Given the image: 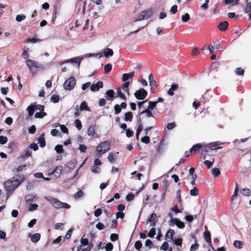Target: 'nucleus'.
<instances>
[{
  "mask_svg": "<svg viewBox=\"0 0 251 251\" xmlns=\"http://www.w3.org/2000/svg\"><path fill=\"white\" fill-rule=\"evenodd\" d=\"M25 179L24 176L19 175H16L13 177L4 182L5 190L9 192H12L17 188L20 183Z\"/></svg>",
  "mask_w": 251,
  "mask_h": 251,
  "instance_id": "obj_1",
  "label": "nucleus"
},
{
  "mask_svg": "<svg viewBox=\"0 0 251 251\" xmlns=\"http://www.w3.org/2000/svg\"><path fill=\"white\" fill-rule=\"evenodd\" d=\"M47 201L50 202L52 206L56 209L65 208L69 209L70 206L67 203L62 202L58 199L51 197L50 196H46L44 197Z\"/></svg>",
  "mask_w": 251,
  "mask_h": 251,
  "instance_id": "obj_2",
  "label": "nucleus"
},
{
  "mask_svg": "<svg viewBox=\"0 0 251 251\" xmlns=\"http://www.w3.org/2000/svg\"><path fill=\"white\" fill-rule=\"evenodd\" d=\"M110 142L106 141L100 143L97 147L96 155L100 157L102 154L108 151L110 149Z\"/></svg>",
  "mask_w": 251,
  "mask_h": 251,
  "instance_id": "obj_3",
  "label": "nucleus"
},
{
  "mask_svg": "<svg viewBox=\"0 0 251 251\" xmlns=\"http://www.w3.org/2000/svg\"><path fill=\"white\" fill-rule=\"evenodd\" d=\"M26 64L28 66L29 70L32 74H35L37 71L40 68V65L38 62L31 59H26Z\"/></svg>",
  "mask_w": 251,
  "mask_h": 251,
  "instance_id": "obj_4",
  "label": "nucleus"
},
{
  "mask_svg": "<svg viewBox=\"0 0 251 251\" xmlns=\"http://www.w3.org/2000/svg\"><path fill=\"white\" fill-rule=\"evenodd\" d=\"M76 83V80L75 77L71 76L65 81L63 84V87L67 90H72L75 87Z\"/></svg>",
  "mask_w": 251,
  "mask_h": 251,
  "instance_id": "obj_5",
  "label": "nucleus"
},
{
  "mask_svg": "<svg viewBox=\"0 0 251 251\" xmlns=\"http://www.w3.org/2000/svg\"><path fill=\"white\" fill-rule=\"evenodd\" d=\"M169 223L170 226L176 225L178 228H183L185 226L184 224L177 218H171V220H170V221L169 222Z\"/></svg>",
  "mask_w": 251,
  "mask_h": 251,
  "instance_id": "obj_6",
  "label": "nucleus"
},
{
  "mask_svg": "<svg viewBox=\"0 0 251 251\" xmlns=\"http://www.w3.org/2000/svg\"><path fill=\"white\" fill-rule=\"evenodd\" d=\"M147 92L143 88H141L134 93L135 97L139 100H143L147 96Z\"/></svg>",
  "mask_w": 251,
  "mask_h": 251,
  "instance_id": "obj_7",
  "label": "nucleus"
},
{
  "mask_svg": "<svg viewBox=\"0 0 251 251\" xmlns=\"http://www.w3.org/2000/svg\"><path fill=\"white\" fill-rule=\"evenodd\" d=\"M103 87V83L101 81H99L96 83L93 84L91 87L90 90L92 92H97L99 90L100 88H101Z\"/></svg>",
  "mask_w": 251,
  "mask_h": 251,
  "instance_id": "obj_8",
  "label": "nucleus"
},
{
  "mask_svg": "<svg viewBox=\"0 0 251 251\" xmlns=\"http://www.w3.org/2000/svg\"><path fill=\"white\" fill-rule=\"evenodd\" d=\"M28 237L30 238L31 241L33 243H37L40 239V234L39 233H35L32 234L31 233H28Z\"/></svg>",
  "mask_w": 251,
  "mask_h": 251,
  "instance_id": "obj_9",
  "label": "nucleus"
},
{
  "mask_svg": "<svg viewBox=\"0 0 251 251\" xmlns=\"http://www.w3.org/2000/svg\"><path fill=\"white\" fill-rule=\"evenodd\" d=\"M203 236L204 239L205 241L210 244V246L211 249L213 251H216L215 249L213 247V246L211 245V241L210 238V233L208 231H206L203 233Z\"/></svg>",
  "mask_w": 251,
  "mask_h": 251,
  "instance_id": "obj_10",
  "label": "nucleus"
},
{
  "mask_svg": "<svg viewBox=\"0 0 251 251\" xmlns=\"http://www.w3.org/2000/svg\"><path fill=\"white\" fill-rule=\"evenodd\" d=\"M62 167H57L51 173L52 175H54L55 178L60 177L62 173Z\"/></svg>",
  "mask_w": 251,
  "mask_h": 251,
  "instance_id": "obj_11",
  "label": "nucleus"
},
{
  "mask_svg": "<svg viewBox=\"0 0 251 251\" xmlns=\"http://www.w3.org/2000/svg\"><path fill=\"white\" fill-rule=\"evenodd\" d=\"M82 59V58H80L79 57H75V58H72L71 59H68V60H65L64 62H62L61 63V64H62L65 63L71 62V63H77L79 66Z\"/></svg>",
  "mask_w": 251,
  "mask_h": 251,
  "instance_id": "obj_12",
  "label": "nucleus"
},
{
  "mask_svg": "<svg viewBox=\"0 0 251 251\" xmlns=\"http://www.w3.org/2000/svg\"><path fill=\"white\" fill-rule=\"evenodd\" d=\"M149 80L151 89L157 86V82L153 79V75L151 74L149 75Z\"/></svg>",
  "mask_w": 251,
  "mask_h": 251,
  "instance_id": "obj_13",
  "label": "nucleus"
},
{
  "mask_svg": "<svg viewBox=\"0 0 251 251\" xmlns=\"http://www.w3.org/2000/svg\"><path fill=\"white\" fill-rule=\"evenodd\" d=\"M178 88V85L176 84H173L171 85V88L169 89L167 92L168 95L172 96L174 95V91L177 90Z\"/></svg>",
  "mask_w": 251,
  "mask_h": 251,
  "instance_id": "obj_14",
  "label": "nucleus"
},
{
  "mask_svg": "<svg viewBox=\"0 0 251 251\" xmlns=\"http://www.w3.org/2000/svg\"><path fill=\"white\" fill-rule=\"evenodd\" d=\"M228 25V23L226 21H224L218 25V28L221 31H225L227 28Z\"/></svg>",
  "mask_w": 251,
  "mask_h": 251,
  "instance_id": "obj_15",
  "label": "nucleus"
},
{
  "mask_svg": "<svg viewBox=\"0 0 251 251\" xmlns=\"http://www.w3.org/2000/svg\"><path fill=\"white\" fill-rule=\"evenodd\" d=\"M144 114H145L146 115V117H151L152 118V122L153 123L154 122L155 117H154V116L151 112V111L146 109L145 110L142 111L140 114L142 115Z\"/></svg>",
  "mask_w": 251,
  "mask_h": 251,
  "instance_id": "obj_16",
  "label": "nucleus"
},
{
  "mask_svg": "<svg viewBox=\"0 0 251 251\" xmlns=\"http://www.w3.org/2000/svg\"><path fill=\"white\" fill-rule=\"evenodd\" d=\"M141 13L145 19H148L151 17L152 15V10L151 9H147L143 11Z\"/></svg>",
  "mask_w": 251,
  "mask_h": 251,
  "instance_id": "obj_17",
  "label": "nucleus"
},
{
  "mask_svg": "<svg viewBox=\"0 0 251 251\" xmlns=\"http://www.w3.org/2000/svg\"><path fill=\"white\" fill-rule=\"evenodd\" d=\"M134 72L129 74H124L122 76V80L124 82H127L126 80L129 78H132L134 76Z\"/></svg>",
  "mask_w": 251,
  "mask_h": 251,
  "instance_id": "obj_18",
  "label": "nucleus"
},
{
  "mask_svg": "<svg viewBox=\"0 0 251 251\" xmlns=\"http://www.w3.org/2000/svg\"><path fill=\"white\" fill-rule=\"evenodd\" d=\"M103 55L106 57L111 56L113 55V51L112 50L109 48H105L103 50Z\"/></svg>",
  "mask_w": 251,
  "mask_h": 251,
  "instance_id": "obj_19",
  "label": "nucleus"
},
{
  "mask_svg": "<svg viewBox=\"0 0 251 251\" xmlns=\"http://www.w3.org/2000/svg\"><path fill=\"white\" fill-rule=\"evenodd\" d=\"M175 234V231L173 229H169L166 234V239L168 240V238L170 237V240H173V236Z\"/></svg>",
  "mask_w": 251,
  "mask_h": 251,
  "instance_id": "obj_20",
  "label": "nucleus"
},
{
  "mask_svg": "<svg viewBox=\"0 0 251 251\" xmlns=\"http://www.w3.org/2000/svg\"><path fill=\"white\" fill-rule=\"evenodd\" d=\"M79 109L80 111L84 110L88 111H90L89 108L87 106V102L85 101H83L81 103Z\"/></svg>",
  "mask_w": 251,
  "mask_h": 251,
  "instance_id": "obj_21",
  "label": "nucleus"
},
{
  "mask_svg": "<svg viewBox=\"0 0 251 251\" xmlns=\"http://www.w3.org/2000/svg\"><path fill=\"white\" fill-rule=\"evenodd\" d=\"M133 118V115L131 112H127L125 114L124 120L126 122H131Z\"/></svg>",
  "mask_w": 251,
  "mask_h": 251,
  "instance_id": "obj_22",
  "label": "nucleus"
},
{
  "mask_svg": "<svg viewBox=\"0 0 251 251\" xmlns=\"http://www.w3.org/2000/svg\"><path fill=\"white\" fill-rule=\"evenodd\" d=\"M208 146H209V149L211 150H215L222 148V147H218L217 142L210 143L208 144Z\"/></svg>",
  "mask_w": 251,
  "mask_h": 251,
  "instance_id": "obj_23",
  "label": "nucleus"
},
{
  "mask_svg": "<svg viewBox=\"0 0 251 251\" xmlns=\"http://www.w3.org/2000/svg\"><path fill=\"white\" fill-rule=\"evenodd\" d=\"M202 147V146L201 144H195L190 149V152H192L197 151L200 149H201Z\"/></svg>",
  "mask_w": 251,
  "mask_h": 251,
  "instance_id": "obj_24",
  "label": "nucleus"
},
{
  "mask_svg": "<svg viewBox=\"0 0 251 251\" xmlns=\"http://www.w3.org/2000/svg\"><path fill=\"white\" fill-rule=\"evenodd\" d=\"M117 94L118 97L121 99L126 100V97L125 95L122 92L121 88L119 87L117 89Z\"/></svg>",
  "mask_w": 251,
  "mask_h": 251,
  "instance_id": "obj_25",
  "label": "nucleus"
},
{
  "mask_svg": "<svg viewBox=\"0 0 251 251\" xmlns=\"http://www.w3.org/2000/svg\"><path fill=\"white\" fill-rule=\"evenodd\" d=\"M102 56L101 53H88L85 55V57H94L98 58H100Z\"/></svg>",
  "mask_w": 251,
  "mask_h": 251,
  "instance_id": "obj_26",
  "label": "nucleus"
},
{
  "mask_svg": "<svg viewBox=\"0 0 251 251\" xmlns=\"http://www.w3.org/2000/svg\"><path fill=\"white\" fill-rule=\"evenodd\" d=\"M243 243L242 241L236 240L233 242V246L238 249H240L243 247Z\"/></svg>",
  "mask_w": 251,
  "mask_h": 251,
  "instance_id": "obj_27",
  "label": "nucleus"
},
{
  "mask_svg": "<svg viewBox=\"0 0 251 251\" xmlns=\"http://www.w3.org/2000/svg\"><path fill=\"white\" fill-rule=\"evenodd\" d=\"M241 193L245 196H249L251 195V191L249 189L244 188L240 190Z\"/></svg>",
  "mask_w": 251,
  "mask_h": 251,
  "instance_id": "obj_28",
  "label": "nucleus"
},
{
  "mask_svg": "<svg viewBox=\"0 0 251 251\" xmlns=\"http://www.w3.org/2000/svg\"><path fill=\"white\" fill-rule=\"evenodd\" d=\"M35 107L34 104H31L27 108V110L28 112V115L29 116H31L34 112Z\"/></svg>",
  "mask_w": 251,
  "mask_h": 251,
  "instance_id": "obj_29",
  "label": "nucleus"
},
{
  "mask_svg": "<svg viewBox=\"0 0 251 251\" xmlns=\"http://www.w3.org/2000/svg\"><path fill=\"white\" fill-rule=\"evenodd\" d=\"M130 84V82L129 81L125 82V83L122 86V89L127 93V95H129V92L128 89V86Z\"/></svg>",
  "mask_w": 251,
  "mask_h": 251,
  "instance_id": "obj_30",
  "label": "nucleus"
},
{
  "mask_svg": "<svg viewBox=\"0 0 251 251\" xmlns=\"http://www.w3.org/2000/svg\"><path fill=\"white\" fill-rule=\"evenodd\" d=\"M244 11L246 13L251 11V1H249L248 0H247V3Z\"/></svg>",
  "mask_w": 251,
  "mask_h": 251,
  "instance_id": "obj_31",
  "label": "nucleus"
},
{
  "mask_svg": "<svg viewBox=\"0 0 251 251\" xmlns=\"http://www.w3.org/2000/svg\"><path fill=\"white\" fill-rule=\"evenodd\" d=\"M87 134L89 136H93L95 135V130L92 126H90L87 130Z\"/></svg>",
  "mask_w": 251,
  "mask_h": 251,
  "instance_id": "obj_32",
  "label": "nucleus"
},
{
  "mask_svg": "<svg viewBox=\"0 0 251 251\" xmlns=\"http://www.w3.org/2000/svg\"><path fill=\"white\" fill-rule=\"evenodd\" d=\"M76 163V161L75 160H72L69 162L67 164V167H68L70 169H73Z\"/></svg>",
  "mask_w": 251,
  "mask_h": 251,
  "instance_id": "obj_33",
  "label": "nucleus"
},
{
  "mask_svg": "<svg viewBox=\"0 0 251 251\" xmlns=\"http://www.w3.org/2000/svg\"><path fill=\"white\" fill-rule=\"evenodd\" d=\"M157 103V102L149 101V106L147 109L151 111L155 107Z\"/></svg>",
  "mask_w": 251,
  "mask_h": 251,
  "instance_id": "obj_34",
  "label": "nucleus"
},
{
  "mask_svg": "<svg viewBox=\"0 0 251 251\" xmlns=\"http://www.w3.org/2000/svg\"><path fill=\"white\" fill-rule=\"evenodd\" d=\"M199 190L196 187H194L190 191V194L192 196H196L198 195Z\"/></svg>",
  "mask_w": 251,
  "mask_h": 251,
  "instance_id": "obj_35",
  "label": "nucleus"
},
{
  "mask_svg": "<svg viewBox=\"0 0 251 251\" xmlns=\"http://www.w3.org/2000/svg\"><path fill=\"white\" fill-rule=\"evenodd\" d=\"M238 192V184H236V186L234 189V194L231 198V203L237 197V194Z\"/></svg>",
  "mask_w": 251,
  "mask_h": 251,
  "instance_id": "obj_36",
  "label": "nucleus"
},
{
  "mask_svg": "<svg viewBox=\"0 0 251 251\" xmlns=\"http://www.w3.org/2000/svg\"><path fill=\"white\" fill-rule=\"evenodd\" d=\"M112 65L111 64H107L104 66V73L107 74L110 72L112 69Z\"/></svg>",
  "mask_w": 251,
  "mask_h": 251,
  "instance_id": "obj_37",
  "label": "nucleus"
},
{
  "mask_svg": "<svg viewBox=\"0 0 251 251\" xmlns=\"http://www.w3.org/2000/svg\"><path fill=\"white\" fill-rule=\"evenodd\" d=\"M46 115V113L43 111H40L39 112H36L35 114V117L36 118H41Z\"/></svg>",
  "mask_w": 251,
  "mask_h": 251,
  "instance_id": "obj_38",
  "label": "nucleus"
},
{
  "mask_svg": "<svg viewBox=\"0 0 251 251\" xmlns=\"http://www.w3.org/2000/svg\"><path fill=\"white\" fill-rule=\"evenodd\" d=\"M91 170L94 173H99L100 172V169L96 166H92L91 167Z\"/></svg>",
  "mask_w": 251,
  "mask_h": 251,
  "instance_id": "obj_39",
  "label": "nucleus"
},
{
  "mask_svg": "<svg viewBox=\"0 0 251 251\" xmlns=\"http://www.w3.org/2000/svg\"><path fill=\"white\" fill-rule=\"evenodd\" d=\"M35 197L36 196L35 195L30 194L25 197V200L26 202H30L32 201Z\"/></svg>",
  "mask_w": 251,
  "mask_h": 251,
  "instance_id": "obj_40",
  "label": "nucleus"
},
{
  "mask_svg": "<svg viewBox=\"0 0 251 251\" xmlns=\"http://www.w3.org/2000/svg\"><path fill=\"white\" fill-rule=\"evenodd\" d=\"M198 247H199V244L197 242V240L195 239V243L194 244H193L191 245L190 249V251H196L198 249Z\"/></svg>",
  "mask_w": 251,
  "mask_h": 251,
  "instance_id": "obj_41",
  "label": "nucleus"
},
{
  "mask_svg": "<svg viewBox=\"0 0 251 251\" xmlns=\"http://www.w3.org/2000/svg\"><path fill=\"white\" fill-rule=\"evenodd\" d=\"M38 207V206L37 204L30 203L28 208V210L30 211H34V210L37 209Z\"/></svg>",
  "mask_w": 251,
  "mask_h": 251,
  "instance_id": "obj_42",
  "label": "nucleus"
},
{
  "mask_svg": "<svg viewBox=\"0 0 251 251\" xmlns=\"http://www.w3.org/2000/svg\"><path fill=\"white\" fill-rule=\"evenodd\" d=\"M141 141L145 144H149L150 142V138L148 136H145L141 139Z\"/></svg>",
  "mask_w": 251,
  "mask_h": 251,
  "instance_id": "obj_43",
  "label": "nucleus"
},
{
  "mask_svg": "<svg viewBox=\"0 0 251 251\" xmlns=\"http://www.w3.org/2000/svg\"><path fill=\"white\" fill-rule=\"evenodd\" d=\"M38 143L41 147L43 148L45 146V141L43 137H40L38 139Z\"/></svg>",
  "mask_w": 251,
  "mask_h": 251,
  "instance_id": "obj_44",
  "label": "nucleus"
},
{
  "mask_svg": "<svg viewBox=\"0 0 251 251\" xmlns=\"http://www.w3.org/2000/svg\"><path fill=\"white\" fill-rule=\"evenodd\" d=\"M83 195V192L80 190L77 193H75L74 195V198L75 200H78L80 198H81Z\"/></svg>",
  "mask_w": 251,
  "mask_h": 251,
  "instance_id": "obj_45",
  "label": "nucleus"
},
{
  "mask_svg": "<svg viewBox=\"0 0 251 251\" xmlns=\"http://www.w3.org/2000/svg\"><path fill=\"white\" fill-rule=\"evenodd\" d=\"M50 100L53 102L56 103L59 101V96L58 95H53L51 97Z\"/></svg>",
  "mask_w": 251,
  "mask_h": 251,
  "instance_id": "obj_46",
  "label": "nucleus"
},
{
  "mask_svg": "<svg viewBox=\"0 0 251 251\" xmlns=\"http://www.w3.org/2000/svg\"><path fill=\"white\" fill-rule=\"evenodd\" d=\"M26 18V16L25 15H18L16 16V20L18 22H20L23 20H24Z\"/></svg>",
  "mask_w": 251,
  "mask_h": 251,
  "instance_id": "obj_47",
  "label": "nucleus"
},
{
  "mask_svg": "<svg viewBox=\"0 0 251 251\" xmlns=\"http://www.w3.org/2000/svg\"><path fill=\"white\" fill-rule=\"evenodd\" d=\"M115 155L113 153L110 152L108 156V159L110 162H114L115 160Z\"/></svg>",
  "mask_w": 251,
  "mask_h": 251,
  "instance_id": "obj_48",
  "label": "nucleus"
},
{
  "mask_svg": "<svg viewBox=\"0 0 251 251\" xmlns=\"http://www.w3.org/2000/svg\"><path fill=\"white\" fill-rule=\"evenodd\" d=\"M156 217H157V215L155 213H152L148 221L149 222H156L155 220H156Z\"/></svg>",
  "mask_w": 251,
  "mask_h": 251,
  "instance_id": "obj_49",
  "label": "nucleus"
},
{
  "mask_svg": "<svg viewBox=\"0 0 251 251\" xmlns=\"http://www.w3.org/2000/svg\"><path fill=\"white\" fill-rule=\"evenodd\" d=\"M190 20V15L188 13L181 16V20L184 22H187Z\"/></svg>",
  "mask_w": 251,
  "mask_h": 251,
  "instance_id": "obj_50",
  "label": "nucleus"
},
{
  "mask_svg": "<svg viewBox=\"0 0 251 251\" xmlns=\"http://www.w3.org/2000/svg\"><path fill=\"white\" fill-rule=\"evenodd\" d=\"M55 150L57 152L60 153L63 152V146L62 145H57L55 147Z\"/></svg>",
  "mask_w": 251,
  "mask_h": 251,
  "instance_id": "obj_51",
  "label": "nucleus"
},
{
  "mask_svg": "<svg viewBox=\"0 0 251 251\" xmlns=\"http://www.w3.org/2000/svg\"><path fill=\"white\" fill-rule=\"evenodd\" d=\"M235 73L237 75H244V71L241 68H237L235 69Z\"/></svg>",
  "mask_w": 251,
  "mask_h": 251,
  "instance_id": "obj_52",
  "label": "nucleus"
},
{
  "mask_svg": "<svg viewBox=\"0 0 251 251\" xmlns=\"http://www.w3.org/2000/svg\"><path fill=\"white\" fill-rule=\"evenodd\" d=\"M155 234V229L154 227L151 228L148 233V236L152 238Z\"/></svg>",
  "mask_w": 251,
  "mask_h": 251,
  "instance_id": "obj_53",
  "label": "nucleus"
},
{
  "mask_svg": "<svg viewBox=\"0 0 251 251\" xmlns=\"http://www.w3.org/2000/svg\"><path fill=\"white\" fill-rule=\"evenodd\" d=\"M75 126L78 130H80L82 127L81 123L79 120L76 119L75 122Z\"/></svg>",
  "mask_w": 251,
  "mask_h": 251,
  "instance_id": "obj_54",
  "label": "nucleus"
},
{
  "mask_svg": "<svg viewBox=\"0 0 251 251\" xmlns=\"http://www.w3.org/2000/svg\"><path fill=\"white\" fill-rule=\"evenodd\" d=\"M173 242L174 244L176 245L181 247L182 245V239L181 238H178L176 240L173 239Z\"/></svg>",
  "mask_w": 251,
  "mask_h": 251,
  "instance_id": "obj_55",
  "label": "nucleus"
},
{
  "mask_svg": "<svg viewBox=\"0 0 251 251\" xmlns=\"http://www.w3.org/2000/svg\"><path fill=\"white\" fill-rule=\"evenodd\" d=\"M212 173L214 176H217L220 174V172L218 168H214L212 170Z\"/></svg>",
  "mask_w": 251,
  "mask_h": 251,
  "instance_id": "obj_56",
  "label": "nucleus"
},
{
  "mask_svg": "<svg viewBox=\"0 0 251 251\" xmlns=\"http://www.w3.org/2000/svg\"><path fill=\"white\" fill-rule=\"evenodd\" d=\"M31 155V152L29 150H25L23 152V157H28L30 156Z\"/></svg>",
  "mask_w": 251,
  "mask_h": 251,
  "instance_id": "obj_57",
  "label": "nucleus"
},
{
  "mask_svg": "<svg viewBox=\"0 0 251 251\" xmlns=\"http://www.w3.org/2000/svg\"><path fill=\"white\" fill-rule=\"evenodd\" d=\"M143 20H145V19L144 18L143 15L141 13L136 16V18L134 20V22H136L140 21Z\"/></svg>",
  "mask_w": 251,
  "mask_h": 251,
  "instance_id": "obj_58",
  "label": "nucleus"
},
{
  "mask_svg": "<svg viewBox=\"0 0 251 251\" xmlns=\"http://www.w3.org/2000/svg\"><path fill=\"white\" fill-rule=\"evenodd\" d=\"M169 247V244L167 242H165L163 243L162 246L160 247V250L163 251H167Z\"/></svg>",
  "mask_w": 251,
  "mask_h": 251,
  "instance_id": "obj_59",
  "label": "nucleus"
},
{
  "mask_svg": "<svg viewBox=\"0 0 251 251\" xmlns=\"http://www.w3.org/2000/svg\"><path fill=\"white\" fill-rule=\"evenodd\" d=\"M121 111V108L118 104H116L114 106V112L115 114H118Z\"/></svg>",
  "mask_w": 251,
  "mask_h": 251,
  "instance_id": "obj_60",
  "label": "nucleus"
},
{
  "mask_svg": "<svg viewBox=\"0 0 251 251\" xmlns=\"http://www.w3.org/2000/svg\"><path fill=\"white\" fill-rule=\"evenodd\" d=\"M142 244L141 242L140 241H136L134 244L135 248L137 250H140L141 249V248L142 247Z\"/></svg>",
  "mask_w": 251,
  "mask_h": 251,
  "instance_id": "obj_61",
  "label": "nucleus"
},
{
  "mask_svg": "<svg viewBox=\"0 0 251 251\" xmlns=\"http://www.w3.org/2000/svg\"><path fill=\"white\" fill-rule=\"evenodd\" d=\"M114 91L112 90H108L106 93V95L109 97L110 98V99H113V97H114Z\"/></svg>",
  "mask_w": 251,
  "mask_h": 251,
  "instance_id": "obj_62",
  "label": "nucleus"
},
{
  "mask_svg": "<svg viewBox=\"0 0 251 251\" xmlns=\"http://www.w3.org/2000/svg\"><path fill=\"white\" fill-rule=\"evenodd\" d=\"M118 239V235L115 233H112L110 235V240L113 241H116Z\"/></svg>",
  "mask_w": 251,
  "mask_h": 251,
  "instance_id": "obj_63",
  "label": "nucleus"
},
{
  "mask_svg": "<svg viewBox=\"0 0 251 251\" xmlns=\"http://www.w3.org/2000/svg\"><path fill=\"white\" fill-rule=\"evenodd\" d=\"M113 248V246L112 243H108L105 247V249L106 251H110L112 250Z\"/></svg>",
  "mask_w": 251,
  "mask_h": 251,
  "instance_id": "obj_64",
  "label": "nucleus"
}]
</instances>
